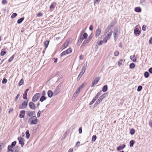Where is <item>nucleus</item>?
<instances>
[{"label":"nucleus","mask_w":152,"mask_h":152,"mask_svg":"<svg viewBox=\"0 0 152 152\" xmlns=\"http://www.w3.org/2000/svg\"><path fill=\"white\" fill-rule=\"evenodd\" d=\"M135 143V141L133 140H131L129 142V146L131 147H132L133 146L134 143Z\"/></svg>","instance_id":"72a5a7b5"},{"label":"nucleus","mask_w":152,"mask_h":152,"mask_svg":"<svg viewBox=\"0 0 152 152\" xmlns=\"http://www.w3.org/2000/svg\"><path fill=\"white\" fill-rule=\"evenodd\" d=\"M97 138V137L96 135H93L92 137L91 140L93 142H95Z\"/></svg>","instance_id":"4c0bfd02"},{"label":"nucleus","mask_w":152,"mask_h":152,"mask_svg":"<svg viewBox=\"0 0 152 152\" xmlns=\"http://www.w3.org/2000/svg\"><path fill=\"white\" fill-rule=\"evenodd\" d=\"M149 125L152 128V120H150L149 121Z\"/></svg>","instance_id":"774afa93"},{"label":"nucleus","mask_w":152,"mask_h":152,"mask_svg":"<svg viewBox=\"0 0 152 152\" xmlns=\"http://www.w3.org/2000/svg\"><path fill=\"white\" fill-rule=\"evenodd\" d=\"M50 42V41L49 40H47L45 41L44 42V45L45 50H46V49L48 48Z\"/></svg>","instance_id":"412c9836"},{"label":"nucleus","mask_w":152,"mask_h":152,"mask_svg":"<svg viewBox=\"0 0 152 152\" xmlns=\"http://www.w3.org/2000/svg\"><path fill=\"white\" fill-rule=\"evenodd\" d=\"M14 57V55H13L10 58L8 59V61L9 62H11Z\"/></svg>","instance_id":"c03bdc74"},{"label":"nucleus","mask_w":152,"mask_h":152,"mask_svg":"<svg viewBox=\"0 0 152 152\" xmlns=\"http://www.w3.org/2000/svg\"><path fill=\"white\" fill-rule=\"evenodd\" d=\"M28 101V99L26 101L23 102L22 104L19 106V108L20 109L26 108L27 106Z\"/></svg>","instance_id":"7ed1b4c3"},{"label":"nucleus","mask_w":152,"mask_h":152,"mask_svg":"<svg viewBox=\"0 0 152 152\" xmlns=\"http://www.w3.org/2000/svg\"><path fill=\"white\" fill-rule=\"evenodd\" d=\"M70 42L69 40H67L62 45L61 47L60 48V50H62L66 48H67L68 45Z\"/></svg>","instance_id":"20e7f679"},{"label":"nucleus","mask_w":152,"mask_h":152,"mask_svg":"<svg viewBox=\"0 0 152 152\" xmlns=\"http://www.w3.org/2000/svg\"><path fill=\"white\" fill-rule=\"evenodd\" d=\"M38 122V119L36 118V119H34L30 121V124L31 125H35L37 124Z\"/></svg>","instance_id":"2eb2a0df"},{"label":"nucleus","mask_w":152,"mask_h":152,"mask_svg":"<svg viewBox=\"0 0 152 152\" xmlns=\"http://www.w3.org/2000/svg\"><path fill=\"white\" fill-rule=\"evenodd\" d=\"M119 54V52L118 51H116L114 53V55L115 56H118Z\"/></svg>","instance_id":"052dcab7"},{"label":"nucleus","mask_w":152,"mask_h":152,"mask_svg":"<svg viewBox=\"0 0 152 152\" xmlns=\"http://www.w3.org/2000/svg\"><path fill=\"white\" fill-rule=\"evenodd\" d=\"M113 27H114L113 25H112L110 24H109L108 26L107 27V29H108V30H110L111 29V28Z\"/></svg>","instance_id":"8fccbe9b"},{"label":"nucleus","mask_w":152,"mask_h":152,"mask_svg":"<svg viewBox=\"0 0 152 152\" xmlns=\"http://www.w3.org/2000/svg\"><path fill=\"white\" fill-rule=\"evenodd\" d=\"M101 29L99 28V27H98V28L96 29L95 37L96 38L98 37L101 34Z\"/></svg>","instance_id":"4468645a"},{"label":"nucleus","mask_w":152,"mask_h":152,"mask_svg":"<svg viewBox=\"0 0 152 152\" xmlns=\"http://www.w3.org/2000/svg\"><path fill=\"white\" fill-rule=\"evenodd\" d=\"M14 152H18L20 149V147L19 146H16L13 148Z\"/></svg>","instance_id":"473e14b6"},{"label":"nucleus","mask_w":152,"mask_h":152,"mask_svg":"<svg viewBox=\"0 0 152 152\" xmlns=\"http://www.w3.org/2000/svg\"><path fill=\"white\" fill-rule=\"evenodd\" d=\"M142 30L143 31H145L146 30V27L145 25H144L142 26Z\"/></svg>","instance_id":"3c124183"},{"label":"nucleus","mask_w":152,"mask_h":152,"mask_svg":"<svg viewBox=\"0 0 152 152\" xmlns=\"http://www.w3.org/2000/svg\"><path fill=\"white\" fill-rule=\"evenodd\" d=\"M100 102H101L98 99H97L94 104V106H96L99 104Z\"/></svg>","instance_id":"5fc2aeb1"},{"label":"nucleus","mask_w":152,"mask_h":152,"mask_svg":"<svg viewBox=\"0 0 152 152\" xmlns=\"http://www.w3.org/2000/svg\"><path fill=\"white\" fill-rule=\"evenodd\" d=\"M141 33V31L139 30L138 28H134V35L136 36H139Z\"/></svg>","instance_id":"9d476101"},{"label":"nucleus","mask_w":152,"mask_h":152,"mask_svg":"<svg viewBox=\"0 0 152 152\" xmlns=\"http://www.w3.org/2000/svg\"><path fill=\"white\" fill-rule=\"evenodd\" d=\"M101 91H99L96 95L94 98H95L96 99L99 97V96L101 95Z\"/></svg>","instance_id":"c9c22d12"},{"label":"nucleus","mask_w":152,"mask_h":152,"mask_svg":"<svg viewBox=\"0 0 152 152\" xmlns=\"http://www.w3.org/2000/svg\"><path fill=\"white\" fill-rule=\"evenodd\" d=\"M144 76L145 78H148L149 76V74L148 72L147 71L145 72L144 74Z\"/></svg>","instance_id":"f704fd0d"},{"label":"nucleus","mask_w":152,"mask_h":152,"mask_svg":"<svg viewBox=\"0 0 152 152\" xmlns=\"http://www.w3.org/2000/svg\"><path fill=\"white\" fill-rule=\"evenodd\" d=\"M61 87V86L58 85L56 88L55 90L53 92L54 93V96H55L57 95L60 91V89Z\"/></svg>","instance_id":"0eeeda50"},{"label":"nucleus","mask_w":152,"mask_h":152,"mask_svg":"<svg viewBox=\"0 0 152 152\" xmlns=\"http://www.w3.org/2000/svg\"><path fill=\"white\" fill-rule=\"evenodd\" d=\"M108 89V86L107 85H105L102 88V91L103 92H106Z\"/></svg>","instance_id":"393cba45"},{"label":"nucleus","mask_w":152,"mask_h":152,"mask_svg":"<svg viewBox=\"0 0 152 152\" xmlns=\"http://www.w3.org/2000/svg\"><path fill=\"white\" fill-rule=\"evenodd\" d=\"M148 72L152 74V67H150L148 70Z\"/></svg>","instance_id":"338daca9"},{"label":"nucleus","mask_w":152,"mask_h":152,"mask_svg":"<svg viewBox=\"0 0 152 152\" xmlns=\"http://www.w3.org/2000/svg\"><path fill=\"white\" fill-rule=\"evenodd\" d=\"M24 19V17H22L18 19V20L17 23L18 24H20L23 21Z\"/></svg>","instance_id":"c85d7f7f"},{"label":"nucleus","mask_w":152,"mask_h":152,"mask_svg":"<svg viewBox=\"0 0 152 152\" xmlns=\"http://www.w3.org/2000/svg\"><path fill=\"white\" fill-rule=\"evenodd\" d=\"M83 39L81 38V37H79L78 39L77 42L79 43H81L82 42Z\"/></svg>","instance_id":"13d9d810"},{"label":"nucleus","mask_w":152,"mask_h":152,"mask_svg":"<svg viewBox=\"0 0 152 152\" xmlns=\"http://www.w3.org/2000/svg\"><path fill=\"white\" fill-rule=\"evenodd\" d=\"M7 3V1L6 0H2V4H6Z\"/></svg>","instance_id":"e2e57ef3"},{"label":"nucleus","mask_w":152,"mask_h":152,"mask_svg":"<svg viewBox=\"0 0 152 152\" xmlns=\"http://www.w3.org/2000/svg\"><path fill=\"white\" fill-rule=\"evenodd\" d=\"M29 90V88H27L24 91L23 94V99L25 100H27V94Z\"/></svg>","instance_id":"9b49d317"},{"label":"nucleus","mask_w":152,"mask_h":152,"mask_svg":"<svg viewBox=\"0 0 152 152\" xmlns=\"http://www.w3.org/2000/svg\"><path fill=\"white\" fill-rule=\"evenodd\" d=\"M7 82V80L5 77H4L2 81V84H6Z\"/></svg>","instance_id":"a19ab883"},{"label":"nucleus","mask_w":152,"mask_h":152,"mask_svg":"<svg viewBox=\"0 0 152 152\" xmlns=\"http://www.w3.org/2000/svg\"><path fill=\"white\" fill-rule=\"evenodd\" d=\"M113 32V31H110V32L109 33H108L105 37L107 38H108L109 39L111 37V36Z\"/></svg>","instance_id":"cd10ccee"},{"label":"nucleus","mask_w":152,"mask_h":152,"mask_svg":"<svg viewBox=\"0 0 152 152\" xmlns=\"http://www.w3.org/2000/svg\"><path fill=\"white\" fill-rule=\"evenodd\" d=\"M65 51L66 52L67 54H69L72 52V50L71 48H69Z\"/></svg>","instance_id":"e433bc0d"},{"label":"nucleus","mask_w":152,"mask_h":152,"mask_svg":"<svg viewBox=\"0 0 152 152\" xmlns=\"http://www.w3.org/2000/svg\"><path fill=\"white\" fill-rule=\"evenodd\" d=\"M118 35V34L113 33L114 39L115 41H116L117 40V36Z\"/></svg>","instance_id":"864d4df0"},{"label":"nucleus","mask_w":152,"mask_h":152,"mask_svg":"<svg viewBox=\"0 0 152 152\" xmlns=\"http://www.w3.org/2000/svg\"><path fill=\"white\" fill-rule=\"evenodd\" d=\"M66 54H67L66 51L65 50L61 53L60 54L61 57H62Z\"/></svg>","instance_id":"49530a36"},{"label":"nucleus","mask_w":152,"mask_h":152,"mask_svg":"<svg viewBox=\"0 0 152 152\" xmlns=\"http://www.w3.org/2000/svg\"><path fill=\"white\" fill-rule=\"evenodd\" d=\"M40 97L39 99V101L41 102H42L43 101L45 100L47 98L46 97L44 96H41Z\"/></svg>","instance_id":"5701e85b"},{"label":"nucleus","mask_w":152,"mask_h":152,"mask_svg":"<svg viewBox=\"0 0 152 152\" xmlns=\"http://www.w3.org/2000/svg\"><path fill=\"white\" fill-rule=\"evenodd\" d=\"M60 74L59 71H58L56 72V74L54 75V77H58Z\"/></svg>","instance_id":"69168bd1"},{"label":"nucleus","mask_w":152,"mask_h":152,"mask_svg":"<svg viewBox=\"0 0 152 152\" xmlns=\"http://www.w3.org/2000/svg\"><path fill=\"white\" fill-rule=\"evenodd\" d=\"M100 1V0H94V5H95V4H99Z\"/></svg>","instance_id":"0e129e2a"},{"label":"nucleus","mask_w":152,"mask_h":152,"mask_svg":"<svg viewBox=\"0 0 152 152\" xmlns=\"http://www.w3.org/2000/svg\"><path fill=\"white\" fill-rule=\"evenodd\" d=\"M126 146L125 144H123L121 145H119L116 148V150L118 151H120L124 149L126 147Z\"/></svg>","instance_id":"dca6fc26"},{"label":"nucleus","mask_w":152,"mask_h":152,"mask_svg":"<svg viewBox=\"0 0 152 152\" xmlns=\"http://www.w3.org/2000/svg\"><path fill=\"white\" fill-rule=\"evenodd\" d=\"M135 133V129L133 128H132L130 130L129 133L131 135H134Z\"/></svg>","instance_id":"7c9ffc66"},{"label":"nucleus","mask_w":152,"mask_h":152,"mask_svg":"<svg viewBox=\"0 0 152 152\" xmlns=\"http://www.w3.org/2000/svg\"><path fill=\"white\" fill-rule=\"evenodd\" d=\"M46 95V92L45 90H43L42 93H41V96H45Z\"/></svg>","instance_id":"680f3d73"},{"label":"nucleus","mask_w":152,"mask_h":152,"mask_svg":"<svg viewBox=\"0 0 152 152\" xmlns=\"http://www.w3.org/2000/svg\"><path fill=\"white\" fill-rule=\"evenodd\" d=\"M20 96V94H17V95L16 96L15 98V102H16L17 101V100H18L19 97Z\"/></svg>","instance_id":"4d7b16f0"},{"label":"nucleus","mask_w":152,"mask_h":152,"mask_svg":"<svg viewBox=\"0 0 152 152\" xmlns=\"http://www.w3.org/2000/svg\"><path fill=\"white\" fill-rule=\"evenodd\" d=\"M135 56L134 55L133 56H131L130 57V59L134 62H135L137 61L136 57H135L134 58V57Z\"/></svg>","instance_id":"4be33fe9"},{"label":"nucleus","mask_w":152,"mask_h":152,"mask_svg":"<svg viewBox=\"0 0 152 152\" xmlns=\"http://www.w3.org/2000/svg\"><path fill=\"white\" fill-rule=\"evenodd\" d=\"M90 41V40H89L88 39H87L85 40L83 42V43H82V44L81 45V48H83L84 47L85 45L87 44V43H88Z\"/></svg>","instance_id":"6ab92c4d"},{"label":"nucleus","mask_w":152,"mask_h":152,"mask_svg":"<svg viewBox=\"0 0 152 152\" xmlns=\"http://www.w3.org/2000/svg\"><path fill=\"white\" fill-rule=\"evenodd\" d=\"M26 111L24 110H22L20 111L19 117L20 118H23L25 116Z\"/></svg>","instance_id":"f8f14e48"},{"label":"nucleus","mask_w":152,"mask_h":152,"mask_svg":"<svg viewBox=\"0 0 152 152\" xmlns=\"http://www.w3.org/2000/svg\"><path fill=\"white\" fill-rule=\"evenodd\" d=\"M93 36V35L92 33H91V34L89 36L88 39L90 41V40L92 38Z\"/></svg>","instance_id":"6e6d98bb"},{"label":"nucleus","mask_w":152,"mask_h":152,"mask_svg":"<svg viewBox=\"0 0 152 152\" xmlns=\"http://www.w3.org/2000/svg\"><path fill=\"white\" fill-rule=\"evenodd\" d=\"M87 64H84V65L82 67V69L81 70V72L79 73L78 76L77 78V81H79L80 80V78L83 75V74L85 72L86 69V66H87Z\"/></svg>","instance_id":"f257e3e1"},{"label":"nucleus","mask_w":152,"mask_h":152,"mask_svg":"<svg viewBox=\"0 0 152 152\" xmlns=\"http://www.w3.org/2000/svg\"><path fill=\"white\" fill-rule=\"evenodd\" d=\"M25 134L26 135V137L27 139H28L29 138L30 136V134L29 133V131L28 130H27Z\"/></svg>","instance_id":"c756f323"},{"label":"nucleus","mask_w":152,"mask_h":152,"mask_svg":"<svg viewBox=\"0 0 152 152\" xmlns=\"http://www.w3.org/2000/svg\"><path fill=\"white\" fill-rule=\"evenodd\" d=\"M141 11V9L140 7H136L134 8V11L136 12H140Z\"/></svg>","instance_id":"b1692460"},{"label":"nucleus","mask_w":152,"mask_h":152,"mask_svg":"<svg viewBox=\"0 0 152 152\" xmlns=\"http://www.w3.org/2000/svg\"><path fill=\"white\" fill-rule=\"evenodd\" d=\"M17 15V14L16 13H13L11 16V18H13L16 16Z\"/></svg>","instance_id":"a18cd8bd"},{"label":"nucleus","mask_w":152,"mask_h":152,"mask_svg":"<svg viewBox=\"0 0 152 152\" xmlns=\"http://www.w3.org/2000/svg\"><path fill=\"white\" fill-rule=\"evenodd\" d=\"M56 5V3L55 2H53L50 6V9L53 10Z\"/></svg>","instance_id":"aec40b11"},{"label":"nucleus","mask_w":152,"mask_h":152,"mask_svg":"<svg viewBox=\"0 0 152 152\" xmlns=\"http://www.w3.org/2000/svg\"><path fill=\"white\" fill-rule=\"evenodd\" d=\"M142 87L140 85L138 86L137 89V91L138 92L142 90Z\"/></svg>","instance_id":"ea45409f"},{"label":"nucleus","mask_w":152,"mask_h":152,"mask_svg":"<svg viewBox=\"0 0 152 152\" xmlns=\"http://www.w3.org/2000/svg\"><path fill=\"white\" fill-rule=\"evenodd\" d=\"M100 79V77H98L95 78L91 84V87H93L95 85L97 84Z\"/></svg>","instance_id":"423d86ee"},{"label":"nucleus","mask_w":152,"mask_h":152,"mask_svg":"<svg viewBox=\"0 0 152 152\" xmlns=\"http://www.w3.org/2000/svg\"><path fill=\"white\" fill-rule=\"evenodd\" d=\"M119 27H116L114 30L113 33L118 34V33L119 34L120 32L118 31V28Z\"/></svg>","instance_id":"a878e982"},{"label":"nucleus","mask_w":152,"mask_h":152,"mask_svg":"<svg viewBox=\"0 0 152 152\" xmlns=\"http://www.w3.org/2000/svg\"><path fill=\"white\" fill-rule=\"evenodd\" d=\"M108 39H108L105 37L102 41H103V42H104V43H106L107 42V40Z\"/></svg>","instance_id":"bf43d9fd"},{"label":"nucleus","mask_w":152,"mask_h":152,"mask_svg":"<svg viewBox=\"0 0 152 152\" xmlns=\"http://www.w3.org/2000/svg\"><path fill=\"white\" fill-rule=\"evenodd\" d=\"M116 22L117 21L116 18H114V21H112V22H111L110 23L112 25H113L114 26Z\"/></svg>","instance_id":"603ef678"},{"label":"nucleus","mask_w":152,"mask_h":152,"mask_svg":"<svg viewBox=\"0 0 152 152\" xmlns=\"http://www.w3.org/2000/svg\"><path fill=\"white\" fill-rule=\"evenodd\" d=\"M27 112V115L28 116H33L35 115L34 111H28Z\"/></svg>","instance_id":"f3484780"},{"label":"nucleus","mask_w":152,"mask_h":152,"mask_svg":"<svg viewBox=\"0 0 152 152\" xmlns=\"http://www.w3.org/2000/svg\"><path fill=\"white\" fill-rule=\"evenodd\" d=\"M96 100V99L94 98L90 103L89 104V105H92L95 102Z\"/></svg>","instance_id":"37998d69"},{"label":"nucleus","mask_w":152,"mask_h":152,"mask_svg":"<svg viewBox=\"0 0 152 152\" xmlns=\"http://www.w3.org/2000/svg\"><path fill=\"white\" fill-rule=\"evenodd\" d=\"M135 66V65L134 63H132L129 64V67L131 69H133L134 68Z\"/></svg>","instance_id":"2f4dec72"},{"label":"nucleus","mask_w":152,"mask_h":152,"mask_svg":"<svg viewBox=\"0 0 152 152\" xmlns=\"http://www.w3.org/2000/svg\"><path fill=\"white\" fill-rule=\"evenodd\" d=\"M33 102L32 101L29 102L28 103V106L30 109L34 110L36 108V106Z\"/></svg>","instance_id":"1a4fd4ad"},{"label":"nucleus","mask_w":152,"mask_h":152,"mask_svg":"<svg viewBox=\"0 0 152 152\" xmlns=\"http://www.w3.org/2000/svg\"><path fill=\"white\" fill-rule=\"evenodd\" d=\"M88 36L86 32H84L83 31L82 33L80 35V37H81L83 39H86Z\"/></svg>","instance_id":"6e6552de"},{"label":"nucleus","mask_w":152,"mask_h":152,"mask_svg":"<svg viewBox=\"0 0 152 152\" xmlns=\"http://www.w3.org/2000/svg\"><path fill=\"white\" fill-rule=\"evenodd\" d=\"M66 134H67V132H65L64 134H63L62 138H61V140H64V139L66 136Z\"/></svg>","instance_id":"09e8293b"},{"label":"nucleus","mask_w":152,"mask_h":152,"mask_svg":"<svg viewBox=\"0 0 152 152\" xmlns=\"http://www.w3.org/2000/svg\"><path fill=\"white\" fill-rule=\"evenodd\" d=\"M43 110H42V111H41L40 110H39L37 113V117L38 118H39L41 115V114L43 112Z\"/></svg>","instance_id":"de8ad7c7"},{"label":"nucleus","mask_w":152,"mask_h":152,"mask_svg":"<svg viewBox=\"0 0 152 152\" xmlns=\"http://www.w3.org/2000/svg\"><path fill=\"white\" fill-rule=\"evenodd\" d=\"M24 83V81L23 79L22 78L20 80V81L18 83V86H21Z\"/></svg>","instance_id":"58836bf2"},{"label":"nucleus","mask_w":152,"mask_h":152,"mask_svg":"<svg viewBox=\"0 0 152 152\" xmlns=\"http://www.w3.org/2000/svg\"><path fill=\"white\" fill-rule=\"evenodd\" d=\"M123 60L122 59H120V61L118 62V65L119 66H120L122 64V63Z\"/></svg>","instance_id":"79ce46f5"},{"label":"nucleus","mask_w":152,"mask_h":152,"mask_svg":"<svg viewBox=\"0 0 152 152\" xmlns=\"http://www.w3.org/2000/svg\"><path fill=\"white\" fill-rule=\"evenodd\" d=\"M18 140L19 144L21 145L22 147H23L24 145V139L21 136L18 137Z\"/></svg>","instance_id":"39448f33"},{"label":"nucleus","mask_w":152,"mask_h":152,"mask_svg":"<svg viewBox=\"0 0 152 152\" xmlns=\"http://www.w3.org/2000/svg\"><path fill=\"white\" fill-rule=\"evenodd\" d=\"M47 94L48 97L50 98H51L54 95V93L52 91L49 90L48 91Z\"/></svg>","instance_id":"a211bd4d"},{"label":"nucleus","mask_w":152,"mask_h":152,"mask_svg":"<svg viewBox=\"0 0 152 152\" xmlns=\"http://www.w3.org/2000/svg\"><path fill=\"white\" fill-rule=\"evenodd\" d=\"M86 83L84 82L81 84L80 86L78 87L77 89L76 90V91L79 93L80 92V91L84 85H86Z\"/></svg>","instance_id":"ddd939ff"},{"label":"nucleus","mask_w":152,"mask_h":152,"mask_svg":"<svg viewBox=\"0 0 152 152\" xmlns=\"http://www.w3.org/2000/svg\"><path fill=\"white\" fill-rule=\"evenodd\" d=\"M6 53V52L5 51V49H3L1 50L0 53V55L1 56H4Z\"/></svg>","instance_id":"bb28decb"},{"label":"nucleus","mask_w":152,"mask_h":152,"mask_svg":"<svg viewBox=\"0 0 152 152\" xmlns=\"http://www.w3.org/2000/svg\"><path fill=\"white\" fill-rule=\"evenodd\" d=\"M41 96V94L40 93H38L36 94L33 96L32 98V101L33 102H36L39 99Z\"/></svg>","instance_id":"f03ea898"}]
</instances>
